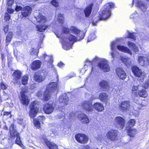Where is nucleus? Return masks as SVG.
<instances>
[{
  "label": "nucleus",
  "mask_w": 149,
  "mask_h": 149,
  "mask_svg": "<svg viewBox=\"0 0 149 149\" xmlns=\"http://www.w3.org/2000/svg\"><path fill=\"white\" fill-rule=\"evenodd\" d=\"M109 98V95L105 92L101 93L99 96V99L103 102H106Z\"/></svg>",
  "instance_id": "5701e85b"
},
{
  "label": "nucleus",
  "mask_w": 149,
  "mask_h": 149,
  "mask_svg": "<svg viewBox=\"0 0 149 149\" xmlns=\"http://www.w3.org/2000/svg\"><path fill=\"white\" fill-rule=\"evenodd\" d=\"M28 77L27 76L24 75L23 76L21 79L22 84L24 85H26L28 82Z\"/></svg>",
  "instance_id": "a19ab883"
},
{
  "label": "nucleus",
  "mask_w": 149,
  "mask_h": 149,
  "mask_svg": "<svg viewBox=\"0 0 149 149\" xmlns=\"http://www.w3.org/2000/svg\"><path fill=\"white\" fill-rule=\"evenodd\" d=\"M78 118L82 122L87 123L89 122V120L87 116L84 113L78 114Z\"/></svg>",
  "instance_id": "b1692460"
},
{
  "label": "nucleus",
  "mask_w": 149,
  "mask_h": 149,
  "mask_svg": "<svg viewBox=\"0 0 149 149\" xmlns=\"http://www.w3.org/2000/svg\"><path fill=\"white\" fill-rule=\"evenodd\" d=\"M121 43V41L120 39H117L115 41L113 42L111 45V49L112 51L111 53V56L113 58L114 57V53L116 50V46L117 45L118 49L121 52L127 53L131 55L132 54L131 50L128 47L120 45Z\"/></svg>",
  "instance_id": "f03ea898"
},
{
  "label": "nucleus",
  "mask_w": 149,
  "mask_h": 149,
  "mask_svg": "<svg viewBox=\"0 0 149 149\" xmlns=\"http://www.w3.org/2000/svg\"><path fill=\"white\" fill-rule=\"evenodd\" d=\"M16 137L17 138L15 142L17 144L20 146L21 145H22V143L21 141L19 135Z\"/></svg>",
  "instance_id": "09e8293b"
},
{
  "label": "nucleus",
  "mask_w": 149,
  "mask_h": 149,
  "mask_svg": "<svg viewBox=\"0 0 149 149\" xmlns=\"http://www.w3.org/2000/svg\"><path fill=\"white\" fill-rule=\"evenodd\" d=\"M43 139L45 143L49 149H57V146L54 143L49 142L46 138H44Z\"/></svg>",
  "instance_id": "393cba45"
},
{
  "label": "nucleus",
  "mask_w": 149,
  "mask_h": 149,
  "mask_svg": "<svg viewBox=\"0 0 149 149\" xmlns=\"http://www.w3.org/2000/svg\"><path fill=\"white\" fill-rule=\"evenodd\" d=\"M10 19V16L7 13L5 14L4 20L6 21H9Z\"/></svg>",
  "instance_id": "3c124183"
},
{
  "label": "nucleus",
  "mask_w": 149,
  "mask_h": 149,
  "mask_svg": "<svg viewBox=\"0 0 149 149\" xmlns=\"http://www.w3.org/2000/svg\"><path fill=\"white\" fill-rule=\"evenodd\" d=\"M55 34L58 38H62L63 36L61 32L59 33L57 31L55 33Z\"/></svg>",
  "instance_id": "13d9d810"
},
{
  "label": "nucleus",
  "mask_w": 149,
  "mask_h": 149,
  "mask_svg": "<svg viewBox=\"0 0 149 149\" xmlns=\"http://www.w3.org/2000/svg\"><path fill=\"white\" fill-rule=\"evenodd\" d=\"M118 132L115 130H111L106 134L107 138L111 141H115L118 139Z\"/></svg>",
  "instance_id": "0eeeda50"
},
{
  "label": "nucleus",
  "mask_w": 149,
  "mask_h": 149,
  "mask_svg": "<svg viewBox=\"0 0 149 149\" xmlns=\"http://www.w3.org/2000/svg\"><path fill=\"white\" fill-rule=\"evenodd\" d=\"M75 137L78 142L81 143H86L88 140V137L83 134H78L75 135Z\"/></svg>",
  "instance_id": "ddd939ff"
},
{
  "label": "nucleus",
  "mask_w": 149,
  "mask_h": 149,
  "mask_svg": "<svg viewBox=\"0 0 149 149\" xmlns=\"http://www.w3.org/2000/svg\"><path fill=\"white\" fill-rule=\"evenodd\" d=\"M57 89V84L55 82H52L47 86L46 90L44 94L43 100L44 101L49 100L52 93L55 92Z\"/></svg>",
  "instance_id": "39448f33"
},
{
  "label": "nucleus",
  "mask_w": 149,
  "mask_h": 149,
  "mask_svg": "<svg viewBox=\"0 0 149 149\" xmlns=\"http://www.w3.org/2000/svg\"><path fill=\"white\" fill-rule=\"evenodd\" d=\"M22 9V8L21 6H19L18 5H16V7L15 8V10L17 11H19L21 10Z\"/></svg>",
  "instance_id": "6e6d98bb"
},
{
  "label": "nucleus",
  "mask_w": 149,
  "mask_h": 149,
  "mask_svg": "<svg viewBox=\"0 0 149 149\" xmlns=\"http://www.w3.org/2000/svg\"><path fill=\"white\" fill-rule=\"evenodd\" d=\"M100 86L104 91H108L109 88V86L108 82L105 80H102L100 83Z\"/></svg>",
  "instance_id": "a878e982"
},
{
  "label": "nucleus",
  "mask_w": 149,
  "mask_h": 149,
  "mask_svg": "<svg viewBox=\"0 0 149 149\" xmlns=\"http://www.w3.org/2000/svg\"><path fill=\"white\" fill-rule=\"evenodd\" d=\"M7 11L10 14L13 13L14 11L13 9L10 8H8Z\"/></svg>",
  "instance_id": "e2e57ef3"
},
{
  "label": "nucleus",
  "mask_w": 149,
  "mask_h": 149,
  "mask_svg": "<svg viewBox=\"0 0 149 149\" xmlns=\"http://www.w3.org/2000/svg\"><path fill=\"white\" fill-rule=\"evenodd\" d=\"M98 66L104 72H108L110 70V67L107 61H102L98 63Z\"/></svg>",
  "instance_id": "9b49d317"
},
{
  "label": "nucleus",
  "mask_w": 149,
  "mask_h": 149,
  "mask_svg": "<svg viewBox=\"0 0 149 149\" xmlns=\"http://www.w3.org/2000/svg\"><path fill=\"white\" fill-rule=\"evenodd\" d=\"M138 95L141 97H145L148 95L147 91L145 90L142 89L138 92Z\"/></svg>",
  "instance_id": "4c0bfd02"
},
{
  "label": "nucleus",
  "mask_w": 149,
  "mask_h": 149,
  "mask_svg": "<svg viewBox=\"0 0 149 149\" xmlns=\"http://www.w3.org/2000/svg\"><path fill=\"white\" fill-rule=\"evenodd\" d=\"M130 103L129 101H123L119 105V109L123 112H126L129 110L130 108Z\"/></svg>",
  "instance_id": "6e6552de"
},
{
  "label": "nucleus",
  "mask_w": 149,
  "mask_h": 149,
  "mask_svg": "<svg viewBox=\"0 0 149 149\" xmlns=\"http://www.w3.org/2000/svg\"><path fill=\"white\" fill-rule=\"evenodd\" d=\"M42 93L40 91H38L37 93V95L38 97H40L42 95Z\"/></svg>",
  "instance_id": "774afa93"
},
{
  "label": "nucleus",
  "mask_w": 149,
  "mask_h": 149,
  "mask_svg": "<svg viewBox=\"0 0 149 149\" xmlns=\"http://www.w3.org/2000/svg\"><path fill=\"white\" fill-rule=\"evenodd\" d=\"M132 71L136 77H140L142 74L141 70L136 66H133L132 67Z\"/></svg>",
  "instance_id": "aec40b11"
},
{
  "label": "nucleus",
  "mask_w": 149,
  "mask_h": 149,
  "mask_svg": "<svg viewBox=\"0 0 149 149\" xmlns=\"http://www.w3.org/2000/svg\"><path fill=\"white\" fill-rule=\"evenodd\" d=\"M121 60L123 63L125 64L127 68H129L132 65L130 59L128 57L127 58L123 57L121 58Z\"/></svg>",
  "instance_id": "c756f323"
},
{
  "label": "nucleus",
  "mask_w": 149,
  "mask_h": 149,
  "mask_svg": "<svg viewBox=\"0 0 149 149\" xmlns=\"http://www.w3.org/2000/svg\"><path fill=\"white\" fill-rule=\"evenodd\" d=\"M43 58L45 61H47L48 63H49L50 64L53 62L52 57L51 56H49L45 54L43 56Z\"/></svg>",
  "instance_id": "c9c22d12"
},
{
  "label": "nucleus",
  "mask_w": 149,
  "mask_h": 149,
  "mask_svg": "<svg viewBox=\"0 0 149 149\" xmlns=\"http://www.w3.org/2000/svg\"><path fill=\"white\" fill-rule=\"evenodd\" d=\"M132 50L135 52H137L139 51V48L135 45L134 46L132 49Z\"/></svg>",
  "instance_id": "680f3d73"
},
{
  "label": "nucleus",
  "mask_w": 149,
  "mask_h": 149,
  "mask_svg": "<svg viewBox=\"0 0 149 149\" xmlns=\"http://www.w3.org/2000/svg\"><path fill=\"white\" fill-rule=\"evenodd\" d=\"M34 126L38 128L40 127V123L39 121L35 120H34Z\"/></svg>",
  "instance_id": "c03bdc74"
},
{
  "label": "nucleus",
  "mask_w": 149,
  "mask_h": 149,
  "mask_svg": "<svg viewBox=\"0 0 149 149\" xmlns=\"http://www.w3.org/2000/svg\"><path fill=\"white\" fill-rule=\"evenodd\" d=\"M141 14H138L136 11H135L134 13L132 14L130 16V18L134 19V20H139L141 19Z\"/></svg>",
  "instance_id": "7c9ffc66"
},
{
  "label": "nucleus",
  "mask_w": 149,
  "mask_h": 149,
  "mask_svg": "<svg viewBox=\"0 0 149 149\" xmlns=\"http://www.w3.org/2000/svg\"><path fill=\"white\" fill-rule=\"evenodd\" d=\"M114 123L116 127L122 129L125 125V120L121 117L117 116L115 119Z\"/></svg>",
  "instance_id": "4468645a"
},
{
  "label": "nucleus",
  "mask_w": 149,
  "mask_h": 149,
  "mask_svg": "<svg viewBox=\"0 0 149 149\" xmlns=\"http://www.w3.org/2000/svg\"><path fill=\"white\" fill-rule=\"evenodd\" d=\"M59 102L61 103V106L60 107H59L58 110L61 111L62 112L61 114H59L55 116L54 118L56 119H61L63 117V114L64 113L63 110H64V107L63 105L64 106L69 103V98L67 96V95L64 94L60 96L59 97Z\"/></svg>",
  "instance_id": "7ed1b4c3"
},
{
  "label": "nucleus",
  "mask_w": 149,
  "mask_h": 149,
  "mask_svg": "<svg viewBox=\"0 0 149 149\" xmlns=\"http://www.w3.org/2000/svg\"><path fill=\"white\" fill-rule=\"evenodd\" d=\"M13 36V33L11 32H9L8 33L6 36V45L7 46L8 44L10 42Z\"/></svg>",
  "instance_id": "58836bf2"
},
{
  "label": "nucleus",
  "mask_w": 149,
  "mask_h": 149,
  "mask_svg": "<svg viewBox=\"0 0 149 149\" xmlns=\"http://www.w3.org/2000/svg\"><path fill=\"white\" fill-rule=\"evenodd\" d=\"M22 72L19 70H15L13 73V82L14 84H17L20 79L22 76Z\"/></svg>",
  "instance_id": "2eb2a0df"
},
{
  "label": "nucleus",
  "mask_w": 149,
  "mask_h": 149,
  "mask_svg": "<svg viewBox=\"0 0 149 149\" xmlns=\"http://www.w3.org/2000/svg\"><path fill=\"white\" fill-rule=\"evenodd\" d=\"M135 44L133 43V42H132L130 41H128V45L129 46V47L130 48H132H132L134 47V46H135Z\"/></svg>",
  "instance_id": "603ef678"
},
{
  "label": "nucleus",
  "mask_w": 149,
  "mask_h": 149,
  "mask_svg": "<svg viewBox=\"0 0 149 149\" xmlns=\"http://www.w3.org/2000/svg\"><path fill=\"white\" fill-rule=\"evenodd\" d=\"M137 6L142 11H145L148 8L147 5L141 1H138Z\"/></svg>",
  "instance_id": "c85d7f7f"
},
{
  "label": "nucleus",
  "mask_w": 149,
  "mask_h": 149,
  "mask_svg": "<svg viewBox=\"0 0 149 149\" xmlns=\"http://www.w3.org/2000/svg\"><path fill=\"white\" fill-rule=\"evenodd\" d=\"M135 123V121L134 119H131L129 120L128 122L126 127L127 128H131V127H133Z\"/></svg>",
  "instance_id": "ea45409f"
},
{
  "label": "nucleus",
  "mask_w": 149,
  "mask_h": 149,
  "mask_svg": "<svg viewBox=\"0 0 149 149\" xmlns=\"http://www.w3.org/2000/svg\"><path fill=\"white\" fill-rule=\"evenodd\" d=\"M139 64L141 66L147 67L149 65V61L148 58L144 56H139L138 58Z\"/></svg>",
  "instance_id": "dca6fc26"
},
{
  "label": "nucleus",
  "mask_w": 149,
  "mask_h": 149,
  "mask_svg": "<svg viewBox=\"0 0 149 149\" xmlns=\"http://www.w3.org/2000/svg\"><path fill=\"white\" fill-rule=\"evenodd\" d=\"M62 32L63 33L68 34L70 31L73 33L74 34L75 36L70 34L67 35L68 38H65L63 39V47L65 50H68L71 48V44L68 41L73 42H76L77 40H80V37L81 35L82 36L83 32L78 30L76 27H72L70 29L65 27H63L62 28Z\"/></svg>",
  "instance_id": "f257e3e1"
},
{
  "label": "nucleus",
  "mask_w": 149,
  "mask_h": 149,
  "mask_svg": "<svg viewBox=\"0 0 149 149\" xmlns=\"http://www.w3.org/2000/svg\"><path fill=\"white\" fill-rule=\"evenodd\" d=\"M45 117L43 116H39L38 118V120L39 122L42 121L45 119Z\"/></svg>",
  "instance_id": "052dcab7"
},
{
  "label": "nucleus",
  "mask_w": 149,
  "mask_h": 149,
  "mask_svg": "<svg viewBox=\"0 0 149 149\" xmlns=\"http://www.w3.org/2000/svg\"><path fill=\"white\" fill-rule=\"evenodd\" d=\"M96 35L95 33H91L88 37L87 42H90L91 40H93L95 38Z\"/></svg>",
  "instance_id": "79ce46f5"
},
{
  "label": "nucleus",
  "mask_w": 149,
  "mask_h": 149,
  "mask_svg": "<svg viewBox=\"0 0 149 149\" xmlns=\"http://www.w3.org/2000/svg\"><path fill=\"white\" fill-rule=\"evenodd\" d=\"M93 4L91 3L84 10V13L86 17H88L91 14L93 6Z\"/></svg>",
  "instance_id": "cd10ccee"
},
{
  "label": "nucleus",
  "mask_w": 149,
  "mask_h": 149,
  "mask_svg": "<svg viewBox=\"0 0 149 149\" xmlns=\"http://www.w3.org/2000/svg\"><path fill=\"white\" fill-rule=\"evenodd\" d=\"M58 17H59V22L61 23H63L64 22L63 15L59 13L58 14Z\"/></svg>",
  "instance_id": "a18cd8bd"
},
{
  "label": "nucleus",
  "mask_w": 149,
  "mask_h": 149,
  "mask_svg": "<svg viewBox=\"0 0 149 149\" xmlns=\"http://www.w3.org/2000/svg\"><path fill=\"white\" fill-rule=\"evenodd\" d=\"M99 60L98 58L97 57H95L93 60L92 62H91L88 60H86V63L84 65V67L86 66L92 65V64H94L97 62H98Z\"/></svg>",
  "instance_id": "473e14b6"
},
{
  "label": "nucleus",
  "mask_w": 149,
  "mask_h": 149,
  "mask_svg": "<svg viewBox=\"0 0 149 149\" xmlns=\"http://www.w3.org/2000/svg\"><path fill=\"white\" fill-rule=\"evenodd\" d=\"M48 27V25H38L36 26L37 29L40 32H43L45 31Z\"/></svg>",
  "instance_id": "f704fd0d"
},
{
  "label": "nucleus",
  "mask_w": 149,
  "mask_h": 149,
  "mask_svg": "<svg viewBox=\"0 0 149 149\" xmlns=\"http://www.w3.org/2000/svg\"><path fill=\"white\" fill-rule=\"evenodd\" d=\"M82 107L86 111L89 112L93 111V105L91 101H84L81 104Z\"/></svg>",
  "instance_id": "f8f14e48"
},
{
  "label": "nucleus",
  "mask_w": 149,
  "mask_h": 149,
  "mask_svg": "<svg viewBox=\"0 0 149 149\" xmlns=\"http://www.w3.org/2000/svg\"><path fill=\"white\" fill-rule=\"evenodd\" d=\"M0 87L2 89H7L8 87V86L4 83L3 82L1 81L0 84Z\"/></svg>",
  "instance_id": "49530a36"
},
{
  "label": "nucleus",
  "mask_w": 149,
  "mask_h": 149,
  "mask_svg": "<svg viewBox=\"0 0 149 149\" xmlns=\"http://www.w3.org/2000/svg\"><path fill=\"white\" fill-rule=\"evenodd\" d=\"M116 72L118 77L122 79H124L127 77L125 72L121 68H118L116 70Z\"/></svg>",
  "instance_id": "a211bd4d"
},
{
  "label": "nucleus",
  "mask_w": 149,
  "mask_h": 149,
  "mask_svg": "<svg viewBox=\"0 0 149 149\" xmlns=\"http://www.w3.org/2000/svg\"><path fill=\"white\" fill-rule=\"evenodd\" d=\"M114 5L112 3H107L104 6L103 9L100 13V20H105L109 18L111 15L110 8H114Z\"/></svg>",
  "instance_id": "20e7f679"
},
{
  "label": "nucleus",
  "mask_w": 149,
  "mask_h": 149,
  "mask_svg": "<svg viewBox=\"0 0 149 149\" xmlns=\"http://www.w3.org/2000/svg\"><path fill=\"white\" fill-rule=\"evenodd\" d=\"M43 109L45 113L49 114L53 111L54 107L52 104L46 103Z\"/></svg>",
  "instance_id": "f3484780"
},
{
  "label": "nucleus",
  "mask_w": 149,
  "mask_h": 149,
  "mask_svg": "<svg viewBox=\"0 0 149 149\" xmlns=\"http://www.w3.org/2000/svg\"><path fill=\"white\" fill-rule=\"evenodd\" d=\"M52 4L56 7H57L58 6V3L56 2V0H54L52 1Z\"/></svg>",
  "instance_id": "bf43d9fd"
},
{
  "label": "nucleus",
  "mask_w": 149,
  "mask_h": 149,
  "mask_svg": "<svg viewBox=\"0 0 149 149\" xmlns=\"http://www.w3.org/2000/svg\"><path fill=\"white\" fill-rule=\"evenodd\" d=\"M10 136L12 138L17 137L19 135L16 129V127L13 124H11L10 127Z\"/></svg>",
  "instance_id": "412c9836"
},
{
  "label": "nucleus",
  "mask_w": 149,
  "mask_h": 149,
  "mask_svg": "<svg viewBox=\"0 0 149 149\" xmlns=\"http://www.w3.org/2000/svg\"><path fill=\"white\" fill-rule=\"evenodd\" d=\"M135 44L133 43V42H132L130 41H128V45L129 46V47L130 48H132H132L134 47V46H135Z\"/></svg>",
  "instance_id": "864d4df0"
},
{
  "label": "nucleus",
  "mask_w": 149,
  "mask_h": 149,
  "mask_svg": "<svg viewBox=\"0 0 149 149\" xmlns=\"http://www.w3.org/2000/svg\"><path fill=\"white\" fill-rule=\"evenodd\" d=\"M26 92L27 91L25 89H22L20 92L21 95L20 101L22 104L27 105L29 103V101L27 96L26 95Z\"/></svg>",
  "instance_id": "9d476101"
},
{
  "label": "nucleus",
  "mask_w": 149,
  "mask_h": 149,
  "mask_svg": "<svg viewBox=\"0 0 149 149\" xmlns=\"http://www.w3.org/2000/svg\"><path fill=\"white\" fill-rule=\"evenodd\" d=\"M64 65V64L62 62H60L58 63L57 65L59 67H62Z\"/></svg>",
  "instance_id": "0e129e2a"
},
{
  "label": "nucleus",
  "mask_w": 149,
  "mask_h": 149,
  "mask_svg": "<svg viewBox=\"0 0 149 149\" xmlns=\"http://www.w3.org/2000/svg\"><path fill=\"white\" fill-rule=\"evenodd\" d=\"M75 117V115L73 113L71 112L69 114V118L70 119H74Z\"/></svg>",
  "instance_id": "4d7b16f0"
},
{
  "label": "nucleus",
  "mask_w": 149,
  "mask_h": 149,
  "mask_svg": "<svg viewBox=\"0 0 149 149\" xmlns=\"http://www.w3.org/2000/svg\"><path fill=\"white\" fill-rule=\"evenodd\" d=\"M38 52L37 50L35 49L32 48L31 50V51L30 52V54L32 56H36Z\"/></svg>",
  "instance_id": "37998d69"
},
{
  "label": "nucleus",
  "mask_w": 149,
  "mask_h": 149,
  "mask_svg": "<svg viewBox=\"0 0 149 149\" xmlns=\"http://www.w3.org/2000/svg\"><path fill=\"white\" fill-rule=\"evenodd\" d=\"M46 77V74L42 71H40L34 75V79L38 82H40L44 80Z\"/></svg>",
  "instance_id": "1a4fd4ad"
},
{
  "label": "nucleus",
  "mask_w": 149,
  "mask_h": 149,
  "mask_svg": "<svg viewBox=\"0 0 149 149\" xmlns=\"http://www.w3.org/2000/svg\"><path fill=\"white\" fill-rule=\"evenodd\" d=\"M5 34L8 32V24H4L3 25V29Z\"/></svg>",
  "instance_id": "de8ad7c7"
},
{
  "label": "nucleus",
  "mask_w": 149,
  "mask_h": 149,
  "mask_svg": "<svg viewBox=\"0 0 149 149\" xmlns=\"http://www.w3.org/2000/svg\"><path fill=\"white\" fill-rule=\"evenodd\" d=\"M128 36V38L133 39L134 40H136V37L134 35V33H129Z\"/></svg>",
  "instance_id": "8fccbe9b"
},
{
  "label": "nucleus",
  "mask_w": 149,
  "mask_h": 149,
  "mask_svg": "<svg viewBox=\"0 0 149 149\" xmlns=\"http://www.w3.org/2000/svg\"><path fill=\"white\" fill-rule=\"evenodd\" d=\"M39 102L36 101H34L31 103L30 107V110L29 115L31 118H33L36 116L38 111V107Z\"/></svg>",
  "instance_id": "423d86ee"
},
{
  "label": "nucleus",
  "mask_w": 149,
  "mask_h": 149,
  "mask_svg": "<svg viewBox=\"0 0 149 149\" xmlns=\"http://www.w3.org/2000/svg\"><path fill=\"white\" fill-rule=\"evenodd\" d=\"M127 129L128 130V135L131 137H134L135 135L136 134V130L135 129L132 128H129Z\"/></svg>",
  "instance_id": "e433bc0d"
},
{
  "label": "nucleus",
  "mask_w": 149,
  "mask_h": 149,
  "mask_svg": "<svg viewBox=\"0 0 149 149\" xmlns=\"http://www.w3.org/2000/svg\"><path fill=\"white\" fill-rule=\"evenodd\" d=\"M31 11V8L29 6H26L22 11V15L23 17H26L30 14Z\"/></svg>",
  "instance_id": "4be33fe9"
},
{
  "label": "nucleus",
  "mask_w": 149,
  "mask_h": 149,
  "mask_svg": "<svg viewBox=\"0 0 149 149\" xmlns=\"http://www.w3.org/2000/svg\"><path fill=\"white\" fill-rule=\"evenodd\" d=\"M81 149H89V147L88 146H83L81 147Z\"/></svg>",
  "instance_id": "338daca9"
},
{
  "label": "nucleus",
  "mask_w": 149,
  "mask_h": 149,
  "mask_svg": "<svg viewBox=\"0 0 149 149\" xmlns=\"http://www.w3.org/2000/svg\"><path fill=\"white\" fill-rule=\"evenodd\" d=\"M36 84H31L30 85V88L31 89H33L36 88Z\"/></svg>",
  "instance_id": "69168bd1"
},
{
  "label": "nucleus",
  "mask_w": 149,
  "mask_h": 149,
  "mask_svg": "<svg viewBox=\"0 0 149 149\" xmlns=\"http://www.w3.org/2000/svg\"><path fill=\"white\" fill-rule=\"evenodd\" d=\"M14 3V0H8L7 4L8 6H11Z\"/></svg>",
  "instance_id": "5fc2aeb1"
},
{
  "label": "nucleus",
  "mask_w": 149,
  "mask_h": 149,
  "mask_svg": "<svg viewBox=\"0 0 149 149\" xmlns=\"http://www.w3.org/2000/svg\"><path fill=\"white\" fill-rule=\"evenodd\" d=\"M36 18L38 22L41 23L45 22L46 20L45 17L41 14H39L37 17H36Z\"/></svg>",
  "instance_id": "72a5a7b5"
},
{
  "label": "nucleus",
  "mask_w": 149,
  "mask_h": 149,
  "mask_svg": "<svg viewBox=\"0 0 149 149\" xmlns=\"http://www.w3.org/2000/svg\"><path fill=\"white\" fill-rule=\"evenodd\" d=\"M137 82L134 81V84L132 86V94H134V95H135L136 94L137 90L139 89L140 85H137Z\"/></svg>",
  "instance_id": "2f4dec72"
},
{
  "label": "nucleus",
  "mask_w": 149,
  "mask_h": 149,
  "mask_svg": "<svg viewBox=\"0 0 149 149\" xmlns=\"http://www.w3.org/2000/svg\"><path fill=\"white\" fill-rule=\"evenodd\" d=\"M42 62L39 60L33 61L31 63V68L33 70H36L39 69L41 67Z\"/></svg>",
  "instance_id": "6ab92c4d"
},
{
  "label": "nucleus",
  "mask_w": 149,
  "mask_h": 149,
  "mask_svg": "<svg viewBox=\"0 0 149 149\" xmlns=\"http://www.w3.org/2000/svg\"><path fill=\"white\" fill-rule=\"evenodd\" d=\"M93 108L98 111H101L104 109L103 104L99 102L95 103L93 105Z\"/></svg>",
  "instance_id": "bb28decb"
}]
</instances>
